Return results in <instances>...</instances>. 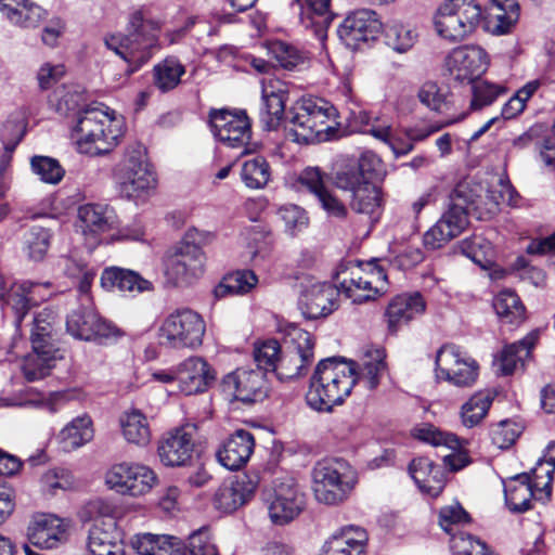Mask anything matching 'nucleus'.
Listing matches in <instances>:
<instances>
[{
    "label": "nucleus",
    "instance_id": "nucleus-1",
    "mask_svg": "<svg viewBox=\"0 0 555 555\" xmlns=\"http://www.w3.org/2000/svg\"><path fill=\"white\" fill-rule=\"evenodd\" d=\"M380 166V159L372 152H364L356 159H347L334 176L335 185L350 193L349 206L352 211L366 215L376 221L382 211V190L371 181Z\"/></svg>",
    "mask_w": 555,
    "mask_h": 555
},
{
    "label": "nucleus",
    "instance_id": "nucleus-2",
    "mask_svg": "<svg viewBox=\"0 0 555 555\" xmlns=\"http://www.w3.org/2000/svg\"><path fill=\"white\" fill-rule=\"evenodd\" d=\"M127 30V35H109L104 40L106 48L127 63L125 74L117 79L118 85H122L159 49L162 23L137 10L129 17Z\"/></svg>",
    "mask_w": 555,
    "mask_h": 555
},
{
    "label": "nucleus",
    "instance_id": "nucleus-3",
    "mask_svg": "<svg viewBox=\"0 0 555 555\" xmlns=\"http://www.w3.org/2000/svg\"><path fill=\"white\" fill-rule=\"evenodd\" d=\"M356 363L338 357L321 360L310 378L307 404L319 412H331L341 404L356 385Z\"/></svg>",
    "mask_w": 555,
    "mask_h": 555
},
{
    "label": "nucleus",
    "instance_id": "nucleus-4",
    "mask_svg": "<svg viewBox=\"0 0 555 555\" xmlns=\"http://www.w3.org/2000/svg\"><path fill=\"white\" fill-rule=\"evenodd\" d=\"M108 108L89 106L79 113L72 131L80 153L101 155L112 151L122 135V120Z\"/></svg>",
    "mask_w": 555,
    "mask_h": 555
},
{
    "label": "nucleus",
    "instance_id": "nucleus-5",
    "mask_svg": "<svg viewBox=\"0 0 555 555\" xmlns=\"http://www.w3.org/2000/svg\"><path fill=\"white\" fill-rule=\"evenodd\" d=\"M291 114L288 135L300 144L325 140L333 125L337 124V109L324 99L302 98Z\"/></svg>",
    "mask_w": 555,
    "mask_h": 555
},
{
    "label": "nucleus",
    "instance_id": "nucleus-6",
    "mask_svg": "<svg viewBox=\"0 0 555 555\" xmlns=\"http://www.w3.org/2000/svg\"><path fill=\"white\" fill-rule=\"evenodd\" d=\"M357 482V472L341 459L321 461L312 469L313 494L318 502L326 505L347 500Z\"/></svg>",
    "mask_w": 555,
    "mask_h": 555
},
{
    "label": "nucleus",
    "instance_id": "nucleus-7",
    "mask_svg": "<svg viewBox=\"0 0 555 555\" xmlns=\"http://www.w3.org/2000/svg\"><path fill=\"white\" fill-rule=\"evenodd\" d=\"M121 191L128 198H146L157 186L155 172L150 165L145 147L134 143L126 149L114 171Z\"/></svg>",
    "mask_w": 555,
    "mask_h": 555
},
{
    "label": "nucleus",
    "instance_id": "nucleus-8",
    "mask_svg": "<svg viewBox=\"0 0 555 555\" xmlns=\"http://www.w3.org/2000/svg\"><path fill=\"white\" fill-rule=\"evenodd\" d=\"M113 511L109 503L100 499L85 506L82 519L93 520L87 539L89 555H125L121 534L112 517Z\"/></svg>",
    "mask_w": 555,
    "mask_h": 555
},
{
    "label": "nucleus",
    "instance_id": "nucleus-9",
    "mask_svg": "<svg viewBox=\"0 0 555 555\" xmlns=\"http://www.w3.org/2000/svg\"><path fill=\"white\" fill-rule=\"evenodd\" d=\"M206 323L190 308H179L166 315L158 328L159 345L172 350H195L203 345Z\"/></svg>",
    "mask_w": 555,
    "mask_h": 555
},
{
    "label": "nucleus",
    "instance_id": "nucleus-10",
    "mask_svg": "<svg viewBox=\"0 0 555 555\" xmlns=\"http://www.w3.org/2000/svg\"><path fill=\"white\" fill-rule=\"evenodd\" d=\"M336 279L338 293H344L353 304L374 300L386 292L387 274L374 262L364 267L359 262H349L337 272Z\"/></svg>",
    "mask_w": 555,
    "mask_h": 555
},
{
    "label": "nucleus",
    "instance_id": "nucleus-11",
    "mask_svg": "<svg viewBox=\"0 0 555 555\" xmlns=\"http://www.w3.org/2000/svg\"><path fill=\"white\" fill-rule=\"evenodd\" d=\"M481 21L476 0H447L438 9L434 24L440 37L457 42L467 38Z\"/></svg>",
    "mask_w": 555,
    "mask_h": 555
},
{
    "label": "nucleus",
    "instance_id": "nucleus-12",
    "mask_svg": "<svg viewBox=\"0 0 555 555\" xmlns=\"http://www.w3.org/2000/svg\"><path fill=\"white\" fill-rule=\"evenodd\" d=\"M543 469L542 463H537L530 474L524 473L512 477L504 486L505 502L512 512L522 513L531 508V500L546 502L551 498V469Z\"/></svg>",
    "mask_w": 555,
    "mask_h": 555
},
{
    "label": "nucleus",
    "instance_id": "nucleus-13",
    "mask_svg": "<svg viewBox=\"0 0 555 555\" xmlns=\"http://www.w3.org/2000/svg\"><path fill=\"white\" fill-rule=\"evenodd\" d=\"M286 349L281 353L276 376L281 380H291L307 374L314 360L313 336L295 324L287 326Z\"/></svg>",
    "mask_w": 555,
    "mask_h": 555
},
{
    "label": "nucleus",
    "instance_id": "nucleus-14",
    "mask_svg": "<svg viewBox=\"0 0 555 555\" xmlns=\"http://www.w3.org/2000/svg\"><path fill=\"white\" fill-rule=\"evenodd\" d=\"M51 284L35 283L31 281L9 282L0 276V302L2 310H8L14 317V324L18 330L28 312L50 296Z\"/></svg>",
    "mask_w": 555,
    "mask_h": 555
},
{
    "label": "nucleus",
    "instance_id": "nucleus-15",
    "mask_svg": "<svg viewBox=\"0 0 555 555\" xmlns=\"http://www.w3.org/2000/svg\"><path fill=\"white\" fill-rule=\"evenodd\" d=\"M264 501L271 521L279 526L293 521L306 506L305 493L289 476L275 478L264 491Z\"/></svg>",
    "mask_w": 555,
    "mask_h": 555
},
{
    "label": "nucleus",
    "instance_id": "nucleus-16",
    "mask_svg": "<svg viewBox=\"0 0 555 555\" xmlns=\"http://www.w3.org/2000/svg\"><path fill=\"white\" fill-rule=\"evenodd\" d=\"M436 376L459 388H470L477 382L479 364L461 347L443 345L436 354Z\"/></svg>",
    "mask_w": 555,
    "mask_h": 555
},
{
    "label": "nucleus",
    "instance_id": "nucleus-17",
    "mask_svg": "<svg viewBox=\"0 0 555 555\" xmlns=\"http://www.w3.org/2000/svg\"><path fill=\"white\" fill-rule=\"evenodd\" d=\"M157 482V476L149 466L122 462L111 466L105 473V483L120 494L139 496L149 492Z\"/></svg>",
    "mask_w": 555,
    "mask_h": 555
},
{
    "label": "nucleus",
    "instance_id": "nucleus-18",
    "mask_svg": "<svg viewBox=\"0 0 555 555\" xmlns=\"http://www.w3.org/2000/svg\"><path fill=\"white\" fill-rule=\"evenodd\" d=\"M209 120L211 131L219 142L231 149H243L242 154L249 152L247 145L251 131L245 113L237 114L228 109L212 111Z\"/></svg>",
    "mask_w": 555,
    "mask_h": 555
},
{
    "label": "nucleus",
    "instance_id": "nucleus-19",
    "mask_svg": "<svg viewBox=\"0 0 555 555\" xmlns=\"http://www.w3.org/2000/svg\"><path fill=\"white\" fill-rule=\"evenodd\" d=\"M205 254L195 247L177 246L165 262L167 282L173 286H186L204 274Z\"/></svg>",
    "mask_w": 555,
    "mask_h": 555
},
{
    "label": "nucleus",
    "instance_id": "nucleus-20",
    "mask_svg": "<svg viewBox=\"0 0 555 555\" xmlns=\"http://www.w3.org/2000/svg\"><path fill=\"white\" fill-rule=\"evenodd\" d=\"M443 66L450 78L470 83L486 72L488 55L478 46H462L446 56Z\"/></svg>",
    "mask_w": 555,
    "mask_h": 555
},
{
    "label": "nucleus",
    "instance_id": "nucleus-21",
    "mask_svg": "<svg viewBox=\"0 0 555 555\" xmlns=\"http://www.w3.org/2000/svg\"><path fill=\"white\" fill-rule=\"evenodd\" d=\"M261 482L258 470H248L234 480L224 481L216 490L212 504L222 513H232L251 499Z\"/></svg>",
    "mask_w": 555,
    "mask_h": 555
},
{
    "label": "nucleus",
    "instance_id": "nucleus-22",
    "mask_svg": "<svg viewBox=\"0 0 555 555\" xmlns=\"http://www.w3.org/2000/svg\"><path fill=\"white\" fill-rule=\"evenodd\" d=\"M66 330L73 337L81 340L102 341L119 335L114 324L103 320L88 306L72 311L66 319Z\"/></svg>",
    "mask_w": 555,
    "mask_h": 555
},
{
    "label": "nucleus",
    "instance_id": "nucleus-23",
    "mask_svg": "<svg viewBox=\"0 0 555 555\" xmlns=\"http://www.w3.org/2000/svg\"><path fill=\"white\" fill-rule=\"evenodd\" d=\"M222 387L243 403H254L267 396L266 376L261 370L240 367L223 378Z\"/></svg>",
    "mask_w": 555,
    "mask_h": 555
},
{
    "label": "nucleus",
    "instance_id": "nucleus-24",
    "mask_svg": "<svg viewBox=\"0 0 555 555\" xmlns=\"http://www.w3.org/2000/svg\"><path fill=\"white\" fill-rule=\"evenodd\" d=\"M382 30L377 14L367 9L350 13L339 25L337 34L349 49H357L361 42L374 40Z\"/></svg>",
    "mask_w": 555,
    "mask_h": 555
},
{
    "label": "nucleus",
    "instance_id": "nucleus-25",
    "mask_svg": "<svg viewBox=\"0 0 555 555\" xmlns=\"http://www.w3.org/2000/svg\"><path fill=\"white\" fill-rule=\"evenodd\" d=\"M338 289L325 282L304 285L298 308L306 319L325 318L338 308Z\"/></svg>",
    "mask_w": 555,
    "mask_h": 555
},
{
    "label": "nucleus",
    "instance_id": "nucleus-26",
    "mask_svg": "<svg viewBox=\"0 0 555 555\" xmlns=\"http://www.w3.org/2000/svg\"><path fill=\"white\" fill-rule=\"evenodd\" d=\"M194 427L183 426L165 434L157 447L160 462L171 467L186 465L194 452Z\"/></svg>",
    "mask_w": 555,
    "mask_h": 555
},
{
    "label": "nucleus",
    "instance_id": "nucleus-27",
    "mask_svg": "<svg viewBox=\"0 0 555 555\" xmlns=\"http://www.w3.org/2000/svg\"><path fill=\"white\" fill-rule=\"evenodd\" d=\"M287 89L285 83L273 77L261 80V105L259 119L266 130L276 129L285 113Z\"/></svg>",
    "mask_w": 555,
    "mask_h": 555
},
{
    "label": "nucleus",
    "instance_id": "nucleus-28",
    "mask_svg": "<svg viewBox=\"0 0 555 555\" xmlns=\"http://www.w3.org/2000/svg\"><path fill=\"white\" fill-rule=\"evenodd\" d=\"M216 377L215 369L202 357H189L178 365V387L188 396L206 391Z\"/></svg>",
    "mask_w": 555,
    "mask_h": 555
},
{
    "label": "nucleus",
    "instance_id": "nucleus-29",
    "mask_svg": "<svg viewBox=\"0 0 555 555\" xmlns=\"http://www.w3.org/2000/svg\"><path fill=\"white\" fill-rule=\"evenodd\" d=\"M29 542L39 548H54L64 543L67 537L63 519L52 514L35 515L27 528Z\"/></svg>",
    "mask_w": 555,
    "mask_h": 555
},
{
    "label": "nucleus",
    "instance_id": "nucleus-30",
    "mask_svg": "<svg viewBox=\"0 0 555 555\" xmlns=\"http://www.w3.org/2000/svg\"><path fill=\"white\" fill-rule=\"evenodd\" d=\"M467 224V211L449 205L436 224L425 233L424 244L430 249H438L460 235Z\"/></svg>",
    "mask_w": 555,
    "mask_h": 555
},
{
    "label": "nucleus",
    "instance_id": "nucleus-31",
    "mask_svg": "<svg viewBox=\"0 0 555 555\" xmlns=\"http://www.w3.org/2000/svg\"><path fill=\"white\" fill-rule=\"evenodd\" d=\"M426 304L420 293L401 294L388 304L385 318L388 331L396 334L404 325L425 312Z\"/></svg>",
    "mask_w": 555,
    "mask_h": 555
},
{
    "label": "nucleus",
    "instance_id": "nucleus-32",
    "mask_svg": "<svg viewBox=\"0 0 555 555\" xmlns=\"http://www.w3.org/2000/svg\"><path fill=\"white\" fill-rule=\"evenodd\" d=\"M254 448V436L248 430L237 429L218 449L217 459L225 468L236 470L248 462Z\"/></svg>",
    "mask_w": 555,
    "mask_h": 555
},
{
    "label": "nucleus",
    "instance_id": "nucleus-33",
    "mask_svg": "<svg viewBox=\"0 0 555 555\" xmlns=\"http://www.w3.org/2000/svg\"><path fill=\"white\" fill-rule=\"evenodd\" d=\"M300 5L299 20L306 29H311L322 46L327 38V29L333 21L331 0H296Z\"/></svg>",
    "mask_w": 555,
    "mask_h": 555
},
{
    "label": "nucleus",
    "instance_id": "nucleus-34",
    "mask_svg": "<svg viewBox=\"0 0 555 555\" xmlns=\"http://www.w3.org/2000/svg\"><path fill=\"white\" fill-rule=\"evenodd\" d=\"M78 219L85 234L100 235L118 229L119 218L107 205L86 204L78 209Z\"/></svg>",
    "mask_w": 555,
    "mask_h": 555
},
{
    "label": "nucleus",
    "instance_id": "nucleus-35",
    "mask_svg": "<svg viewBox=\"0 0 555 555\" xmlns=\"http://www.w3.org/2000/svg\"><path fill=\"white\" fill-rule=\"evenodd\" d=\"M539 336V330H533L522 339L506 345L495 359L500 373L511 375L519 366H524L525 361L530 358L531 350L534 348Z\"/></svg>",
    "mask_w": 555,
    "mask_h": 555
},
{
    "label": "nucleus",
    "instance_id": "nucleus-36",
    "mask_svg": "<svg viewBox=\"0 0 555 555\" xmlns=\"http://www.w3.org/2000/svg\"><path fill=\"white\" fill-rule=\"evenodd\" d=\"M409 473L418 488L431 496H438L444 488L443 469L428 457L414 459L409 466Z\"/></svg>",
    "mask_w": 555,
    "mask_h": 555
},
{
    "label": "nucleus",
    "instance_id": "nucleus-37",
    "mask_svg": "<svg viewBox=\"0 0 555 555\" xmlns=\"http://www.w3.org/2000/svg\"><path fill=\"white\" fill-rule=\"evenodd\" d=\"M366 541L367 535L362 528L345 527L325 542L322 555H362Z\"/></svg>",
    "mask_w": 555,
    "mask_h": 555
},
{
    "label": "nucleus",
    "instance_id": "nucleus-38",
    "mask_svg": "<svg viewBox=\"0 0 555 555\" xmlns=\"http://www.w3.org/2000/svg\"><path fill=\"white\" fill-rule=\"evenodd\" d=\"M101 285L106 291L117 289L122 293H143L154 288L153 283L138 272L119 267L104 269L101 275Z\"/></svg>",
    "mask_w": 555,
    "mask_h": 555
},
{
    "label": "nucleus",
    "instance_id": "nucleus-39",
    "mask_svg": "<svg viewBox=\"0 0 555 555\" xmlns=\"http://www.w3.org/2000/svg\"><path fill=\"white\" fill-rule=\"evenodd\" d=\"M131 547L137 555H185L184 545L172 535L139 533L132 537Z\"/></svg>",
    "mask_w": 555,
    "mask_h": 555
},
{
    "label": "nucleus",
    "instance_id": "nucleus-40",
    "mask_svg": "<svg viewBox=\"0 0 555 555\" xmlns=\"http://www.w3.org/2000/svg\"><path fill=\"white\" fill-rule=\"evenodd\" d=\"M0 11L10 22L25 28L37 27L46 15L30 0H0Z\"/></svg>",
    "mask_w": 555,
    "mask_h": 555
},
{
    "label": "nucleus",
    "instance_id": "nucleus-41",
    "mask_svg": "<svg viewBox=\"0 0 555 555\" xmlns=\"http://www.w3.org/2000/svg\"><path fill=\"white\" fill-rule=\"evenodd\" d=\"M61 358L54 347L33 346V352L24 358L22 372L28 382L39 380L50 374L55 361Z\"/></svg>",
    "mask_w": 555,
    "mask_h": 555
},
{
    "label": "nucleus",
    "instance_id": "nucleus-42",
    "mask_svg": "<svg viewBox=\"0 0 555 555\" xmlns=\"http://www.w3.org/2000/svg\"><path fill=\"white\" fill-rule=\"evenodd\" d=\"M119 426L124 439L131 444L145 447L150 443L152 431L146 415L138 410L130 409L119 416Z\"/></svg>",
    "mask_w": 555,
    "mask_h": 555
},
{
    "label": "nucleus",
    "instance_id": "nucleus-43",
    "mask_svg": "<svg viewBox=\"0 0 555 555\" xmlns=\"http://www.w3.org/2000/svg\"><path fill=\"white\" fill-rule=\"evenodd\" d=\"M386 371L387 365L384 350H367L360 364H356V383H362L365 388L373 390L377 388Z\"/></svg>",
    "mask_w": 555,
    "mask_h": 555
},
{
    "label": "nucleus",
    "instance_id": "nucleus-44",
    "mask_svg": "<svg viewBox=\"0 0 555 555\" xmlns=\"http://www.w3.org/2000/svg\"><path fill=\"white\" fill-rule=\"evenodd\" d=\"M94 429L88 414L73 418L59 434V440L65 451L79 449L93 439Z\"/></svg>",
    "mask_w": 555,
    "mask_h": 555
},
{
    "label": "nucleus",
    "instance_id": "nucleus-45",
    "mask_svg": "<svg viewBox=\"0 0 555 555\" xmlns=\"http://www.w3.org/2000/svg\"><path fill=\"white\" fill-rule=\"evenodd\" d=\"M258 284V276L253 270H237L227 274L215 287L216 298L248 294Z\"/></svg>",
    "mask_w": 555,
    "mask_h": 555
},
{
    "label": "nucleus",
    "instance_id": "nucleus-46",
    "mask_svg": "<svg viewBox=\"0 0 555 555\" xmlns=\"http://www.w3.org/2000/svg\"><path fill=\"white\" fill-rule=\"evenodd\" d=\"M492 306L502 323L519 325L525 321V306L512 289L501 291L493 298Z\"/></svg>",
    "mask_w": 555,
    "mask_h": 555
},
{
    "label": "nucleus",
    "instance_id": "nucleus-47",
    "mask_svg": "<svg viewBox=\"0 0 555 555\" xmlns=\"http://www.w3.org/2000/svg\"><path fill=\"white\" fill-rule=\"evenodd\" d=\"M493 399L494 395L490 390L475 392L461 406L460 417L463 426L466 428L478 426L487 416Z\"/></svg>",
    "mask_w": 555,
    "mask_h": 555
},
{
    "label": "nucleus",
    "instance_id": "nucleus-48",
    "mask_svg": "<svg viewBox=\"0 0 555 555\" xmlns=\"http://www.w3.org/2000/svg\"><path fill=\"white\" fill-rule=\"evenodd\" d=\"M241 179L250 190L263 189L271 180V167L261 156L247 159L242 165Z\"/></svg>",
    "mask_w": 555,
    "mask_h": 555
},
{
    "label": "nucleus",
    "instance_id": "nucleus-49",
    "mask_svg": "<svg viewBox=\"0 0 555 555\" xmlns=\"http://www.w3.org/2000/svg\"><path fill=\"white\" fill-rule=\"evenodd\" d=\"M185 73L184 66L175 57H167L154 66L155 86L163 92L175 89Z\"/></svg>",
    "mask_w": 555,
    "mask_h": 555
},
{
    "label": "nucleus",
    "instance_id": "nucleus-50",
    "mask_svg": "<svg viewBox=\"0 0 555 555\" xmlns=\"http://www.w3.org/2000/svg\"><path fill=\"white\" fill-rule=\"evenodd\" d=\"M55 322L56 313L51 308H43L35 314L30 335L33 346L53 347L51 338Z\"/></svg>",
    "mask_w": 555,
    "mask_h": 555
},
{
    "label": "nucleus",
    "instance_id": "nucleus-51",
    "mask_svg": "<svg viewBox=\"0 0 555 555\" xmlns=\"http://www.w3.org/2000/svg\"><path fill=\"white\" fill-rule=\"evenodd\" d=\"M491 16L495 18V31L506 34L519 17V5L515 0H492Z\"/></svg>",
    "mask_w": 555,
    "mask_h": 555
},
{
    "label": "nucleus",
    "instance_id": "nucleus-52",
    "mask_svg": "<svg viewBox=\"0 0 555 555\" xmlns=\"http://www.w3.org/2000/svg\"><path fill=\"white\" fill-rule=\"evenodd\" d=\"M31 171L39 179L49 184H57L64 177V169L60 163L48 156L36 155L30 159Z\"/></svg>",
    "mask_w": 555,
    "mask_h": 555
},
{
    "label": "nucleus",
    "instance_id": "nucleus-53",
    "mask_svg": "<svg viewBox=\"0 0 555 555\" xmlns=\"http://www.w3.org/2000/svg\"><path fill=\"white\" fill-rule=\"evenodd\" d=\"M271 52L278 63L288 70L304 65L308 59L305 51L284 41L273 42L271 46Z\"/></svg>",
    "mask_w": 555,
    "mask_h": 555
},
{
    "label": "nucleus",
    "instance_id": "nucleus-54",
    "mask_svg": "<svg viewBox=\"0 0 555 555\" xmlns=\"http://www.w3.org/2000/svg\"><path fill=\"white\" fill-rule=\"evenodd\" d=\"M50 231L41 227H33L25 234V250L35 261L42 260L50 247Z\"/></svg>",
    "mask_w": 555,
    "mask_h": 555
},
{
    "label": "nucleus",
    "instance_id": "nucleus-55",
    "mask_svg": "<svg viewBox=\"0 0 555 555\" xmlns=\"http://www.w3.org/2000/svg\"><path fill=\"white\" fill-rule=\"evenodd\" d=\"M23 134V126L20 122L8 121L3 125L0 138L3 143L4 153L0 156V171H3L9 166L12 153L21 142Z\"/></svg>",
    "mask_w": 555,
    "mask_h": 555
},
{
    "label": "nucleus",
    "instance_id": "nucleus-56",
    "mask_svg": "<svg viewBox=\"0 0 555 555\" xmlns=\"http://www.w3.org/2000/svg\"><path fill=\"white\" fill-rule=\"evenodd\" d=\"M469 521L468 513L459 503L444 506L439 512V525L451 537L462 532L460 527Z\"/></svg>",
    "mask_w": 555,
    "mask_h": 555
},
{
    "label": "nucleus",
    "instance_id": "nucleus-57",
    "mask_svg": "<svg viewBox=\"0 0 555 555\" xmlns=\"http://www.w3.org/2000/svg\"><path fill=\"white\" fill-rule=\"evenodd\" d=\"M414 436L435 447L446 446L449 449L461 448V440L454 434L441 431L433 425L426 424L416 428Z\"/></svg>",
    "mask_w": 555,
    "mask_h": 555
},
{
    "label": "nucleus",
    "instance_id": "nucleus-58",
    "mask_svg": "<svg viewBox=\"0 0 555 555\" xmlns=\"http://www.w3.org/2000/svg\"><path fill=\"white\" fill-rule=\"evenodd\" d=\"M463 253L483 269H487L492 263V245L482 237L476 236L465 241L463 243Z\"/></svg>",
    "mask_w": 555,
    "mask_h": 555
},
{
    "label": "nucleus",
    "instance_id": "nucleus-59",
    "mask_svg": "<svg viewBox=\"0 0 555 555\" xmlns=\"http://www.w3.org/2000/svg\"><path fill=\"white\" fill-rule=\"evenodd\" d=\"M416 35L402 24L393 23L386 28L387 44L399 53L409 51L415 42Z\"/></svg>",
    "mask_w": 555,
    "mask_h": 555
},
{
    "label": "nucleus",
    "instance_id": "nucleus-60",
    "mask_svg": "<svg viewBox=\"0 0 555 555\" xmlns=\"http://www.w3.org/2000/svg\"><path fill=\"white\" fill-rule=\"evenodd\" d=\"M539 81L532 80L520 88L515 95H513L503 106L502 116L505 119H511L520 114L525 107L527 101L537 92L539 89Z\"/></svg>",
    "mask_w": 555,
    "mask_h": 555
},
{
    "label": "nucleus",
    "instance_id": "nucleus-61",
    "mask_svg": "<svg viewBox=\"0 0 555 555\" xmlns=\"http://www.w3.org/2000/svg\"><path fill=\"white\" fill-rule=\"evenodd\" d=\"M281 353L280 344L275 339L262 341L256 346L254 351L255 361L259 369L274 371L275 373Z\"/></svg>",
    "mask_w": 555,
    "mask_h": 555
},
{
    "label": "nucleus",
    "instance_id": "nucleus-62",
    "mask_svg": "<svg viewBox=\"0 0 555 555\" xmlns=\"http://www.w3.org/2000/svg\"><path fill=\"white\" fill-rule=\"evenodd\" d=\"M473 100L472 107L475 109L481 108L483 106L490 105L495 101V99L503 92L505 89L495 83H491L486 80H477L473 81Z\"/></svg>",
    "mask_w": 555,
    "mask_h": 555
},
{
    "label": "nucleus",
    "instance_id": "nucleus-63",
    "mask_svg": "<svg viewBox=\"0 0 555 555\" xmlns=\"http://www.w3.org/2000/svg\"><path fill=\"white\" fill-rule=\"evenodd\" d=\"M278 215L284 222L286 231L291 234L301 231L309 222L306 211L294 204L280 207Z\"/></svg>",
    "mask_w": 555,
    "mask_h": 555
},
{
    "label": "nucleus",
    "instance_id": "nucleus-64",
    "mask_svg": "<svg viewBox=\"0 0 555 555\" xmlns=\"http://www.w3.org/2000/svg\"><path fill=\"white\" fill-rule=\"evenodd\" d=\"M185 555H218L208 531L197 530L193 532L184 546Z\"/></svg>",
    "mask_w": 555,
    "mask_h": 555
}]
</instances>
